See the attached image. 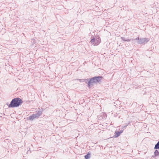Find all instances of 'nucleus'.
Returning a JSON list of instances; mask_svg holds the SVG:
<instances>
[{
  "label": "nucleus",
  "mask_w": 159,
  "mask_h": 159,
  "mask_svg": "<svg viewBox=\"0 0 159 159\" xmlns=\"http://www.w3.org/2000/svg\"><path fill=\"white\" fill-rule=\"evenodd\" d=\"M154 149H159V141L158 142L157 144H155L154 147Z\"/></svg>",
  "instance_id": "obj_12"
},
{
  "label": "nucleus",
  "mask_w": 159,
  "mask_h": 159,
  "mask_svg": "<svg viewBox=\"0 0 159 159\" xmlns=\"http://www.w3.org/2000/svg\"><path fill=\"white\" fill-rule=\"evenodd\" d=\"M43 111V110L42 108H41V109L39 110V111L36 114H35L36 116H37V118L38 119L39 116H40L42 114V112Z\"/></svg>",
  "instance_id": "obj_7"
},
{
  "label": "nucleus",
  "mask_w": 159,
  "mask_h": 159,
  "mask_svg": "<svg viewBox=\"0 0 159 159\" xmlns=\"http://www.w3.org/2000/svg\"><path fill=\"white\" fill-rule=\"evenodd\" d=\"M122 40L124 41H127V42H129L132 40V39H127L125 38V37H122L121 38Z\"/></svg>",
  "instance_id": "obj_8"
},
{
  "label": "nucleus",
  "mask_w": 159,
  "mask_h": 159,
  "mask_svg": "<svg viewBox=\"0 0 159 159\" xmlns=\"http://www.w3.org/2000/svg\"><path fill=\"white\" fill-rule=\"evenodd\" d=\"M76 80H79L80 82H85L86 83H87V81H88L87 79H76Z\"/></svg>",
  "instance_id": "obj_9"
},
{
  "label": "nucleus",
  "mask_w": 159,
  "mask_h": 159,
  "mask_svg": "<svg viewBox=\"0 0 159 159\" xmlns=\"http://www.w3.org/2000/svg\"><path fill=\"white\" fill-rule=\"evenodd\" d=\"M35 114H33L32 115L30 116L27 117L26 119L27 120H30L31 121H33L35 119H38L37 116H36Z\"/></svg>",
  "instance_id": "obj_6"
},
{
  "label": "nucleus",
  "mask_w": 159,
  "mask_h": 159,
  "mask_svg": "<svg viewBox=\"0 0 159 159\" xmlns=\"http://www.w3.org/2000/svg\"><path fill=\"white\" fill-rule=\"evenodd\" d=\"M90 153L88 152L87 154L84 156L85 159H89L90 157Z\"/></svg>",
  "instance_id": "obj_11"
},
{
  "label": "nucleus",
  "mask_w": 159,
  "mask_h": 159,
  "mask_svg": "<svg viewBox=\"0 0 159 159\" xmlns=\"http://www.w3.org/2000/svg\"><path fill=\"white\" fill-rule=\"evenodd\" d=\"M87 79L88 81L87 83H86L88 84L87 86L88 88H90L93 86L94 84H95L94 81L93 80L92 78Z\"/></svg>",
  "instance_id": "obj_5"
},
{
  "label": "nucleus",
  "mask_w": 159,
  "mask_h": 159,
  "mask_svg": "<svg viewBox=\"0 0 159 159\" xmlns=\"http://www.w3.org/2000/svg\"><path fill=\"white\" fill-rule=\"evenodd\" d=\"M123 130H120L119 131H118L119 132H120V134L123 132Z\"/></svg>",
  "instance_id": "obj_14"
},
{
  "label": "nucleus",
  "mask_w": 159,
  "mask_h": 159,
  "mask_svg": "<svg viewBox=\"0 0 159 159\" xmlns=\"http://www.w3.org/2000/svg\"><path fill=\"white\" fill-rule=\"evenodd\" d=\"M91 40L90 42L94 45H98L101 42V39L98 35L94 37L92 35L91 37Z\"/></svg>",
  "instance_id": "obj_3"
},
{
  "label": "nucleus",
  "mask_w": 159,
  "mask_h": 159,
  "mask_svg": "<svg viewBox=\"0 0 159 159\" xmlns=\"http://www.w3.org/2000/svg\"><path fill=\"white\" fill-rule=\"evenodd\" d=\"M6 104H7V105L8 106V105L9 104H8V103H6Z\"/></svg>",
  "instance_id": "obj_16"
},
{
  "label": "nucleus",
  "mask_w": 159,
  "mask_h": 159,
  "mask_svg": "<svg viewBox=\"0 0 159 159\" xmlns=\"http://www.w3.org/2000/svg\"><path fill=\"white\" fill-rule=\"evenodd\" d=\"M129 124V123L127 125L125 126H124V127L125 128Z\"/></svg>",
  "instance_id": "obj_15"
},
{
  "label": "nucleus",
  "mask_w": 159,
  "mask_h": 159,
  "mask_svg": "<svg viewBox=\"0 0 159 159\" xmlns=\"http://www.w3.org/2000/svg\"><path fill=\"white\" fill-rule=\"evenodd\" d=\"M154 154L155 156H157L159 155V152L157 150H156L154 152Z\"/></svg>",
  "instance_id": "obj_13"
},
{
  "label": "nucleus",
  "mask_w": 159,
  "mask_h": 159,
  "mask_svg": "<svg viewBox=\"0 0 159 159\" xmlns=\"http://www.w3.org/2000/svg\"><path fill=\"white\" fill-rule=\"evenodd\" d=\"M149 40V39L148 38H139V37L136 39H132L134 43H136L138 44H145Z\"/></svg>",
  "instance_id": "obj_2"
},
{
  "label": "nucleus",
  "mask_w": 159,
  "mask_h": 159,
  "mask_svg": "<svg viewBox=\"0 0 159 159\" xmlns=\"http://www.w3.org/2000/svg\"><path fill=\"white\" fill-rule=\"evenodd\" d=\"M120 135V132H119L118 131H115L114 134V137L115 138H116L118 137Z\"/></svg>",
  "instance_id": "obj_10"
},
{
  "label": "nucleus",
  "mask_w": 159,
  "mask_h": 159,
  "mask_svg": "<svg viewBox=\"0 0 159 159\" xmlns=\"http://www.w3.org/2000/svg\"><path fill=\"white\" fill-rule=\"evenodd\" d=\"M23 103L22 100L19 98H16L13 99L10 104L8 105V108L18 107Z\"/></svg>",
  "instance_id": "obj_1"
},
{
  "label": "nucleus",
  "mask_w": 159,
  "mask_h": 159,
  "mask_svg": "<svg viewBox=\"0 0 159 159\" xmlns=\"http://www.w3.org/2000/svg\"><path fill=\"white\" fill-rule=\"evenodd\" d=\"M92 79L94 81L95 84H97L98 83H99L101 81V80L102 79L103 77L102 76H95L92 78Z\"/></svg>",
  "instance_id": "obj_4"
}]
</instances>
